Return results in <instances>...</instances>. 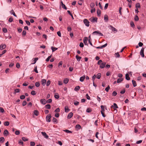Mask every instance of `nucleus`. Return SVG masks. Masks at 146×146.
I'll list each match as a JSON object with an SVG mask.
<instances>
[{"label":"nucleus","mask_w":146,"mask_h":146,"mask_svg":"<svg viewBox=\"0 0 146 146\" xmlns=\"http://www.w3.org/2000/svg\"><path fill=\"white\" fill-rule=\"evenodd\" d=\"M52 55H51L50 56H49L46 60V62H48L49 61L50 59L52 57Z\"/></svg>","instance_id":"40"},{"label":"nucleus","mask_w":146,"mask_h":146,"mask_svg":"<svg viewBox=\"0 0 146 146\" xmlns=\"http://www.w3.org/2000/svg\"><path fill=\"white\" fill-rule=\"evenodd\" d=\"M76 58L78 61H80L82 58L81 57L79 56L78 55H77L76 56Z\"/></svg>","instance_id":"21"},{"label":"nucleus","mask_w":146,"mask_h":146,"mask_svg":"<svg viewBox=\"0 0 146 146\" xmlns=\"http://www.w3.org/2000/svg\"><path fill=\"white\" fill-rule=\"evenodd\" d=\"M117 93L115 91H113L112 94V95L113 96H115L117 95Z\"/></svg>","instance_id":"48"},{"label":"nucleus","mask_w":146,"mask_h":146,"mask_svg":"<svg viewBox=\"0 0 146 146\" xmlns=\"http://www.w3.org/2000/svg\"><path fill=\"white\" fill-rule=\"evenodd\" d=\"M98 19L97 17H96L94 18V17H92L90 18L89 19V20L91 22L94 23L95 22H97Z\"/></svg>","instance_id":"2"},{"label":"nucleus","mask_w":146,"mask_h":146,"mask_svg":"<svg viewBox=\"0 0 146 146\" xmlns=\"http://www.w3.org/2000/svg\"><path fill=\"white\" fill-rule=\"evenodd\" d=\"M79 104V102L77 101H76L74 103V105L76 106L78 105Z\"/></svg>","instance_id":"49"},{"label":"nucleus","mask_w":146,"mask_h":146,"mask_svg":"<svg viewBox=\"0 0 146 146\" xmlns=\"http://www.w3.org/2000/svg\"><path fill=\"white\" fill-rule=\"evenodd\" d=\"M65 112H68L70 111V109L68 108V106L65 107Z\"/></svg>","instance_id":"18"},{"label":"nucleus","mask_w":146,"mask_h":146,"mask_svg":"<svg viewBox=\"0 0 146 146\" xmlns=\"http://www.w3.org/2000/svg\"><path fill=\"white\" fill-rule=\"evenodd\" d=\"M73 115V113L72 112H70L68 114L67 116V118L68 119L71 118Z\"/></svg>","instance_id":"13"},{"label":"nucleus","mask_w":146,"mask_h":146,"mask_svg":"<svg viewBox=\"0 0 146 146\" xmlns=\"http://www.w3.org/2000/svg\"><path fill=\"white\" fill-rule=\"evenodd\" d=\"M50 81L49 80H48L46 82V86H49L50 85Z\"/></svg>","instance_id":"54"},{"label":"nucleus","mask_w":146,"mask_h":146,"mask_svg":"<svg viewBox=\"0 0 146 146\" xmlns=\"http://www.w3.org/2000/svg\"><path fill=\"white\" fill-rule=\"evenodd\" d=\"M113 105H112L111 106V108H118V106L117 104L115 103H113Z\"/></svg>","instance_id":"17"},{"label":"nucleus","mask_w":146,"mask_h":146,"mask_svg":"<svg viewBox=\"0 0 146 146\" xmlns=\"http://www.w3.org/2000/svg\"><path fill=\"white\" fill-rule=\"evenodd\" d=\"M9 134V132L6 129L3 132V135L5 136H7Z\"/></svg>","instance_id":"15"},{"label":"nucleus","mask_w":146,"mask_h":146,"mask_svg":"<svg viewBox=\"0 0 146 146\" xmlns=\"http://www.w3.org/2000/svg\"><path fill=\"white\" fill-rule=\"evenodd\" d=\"M54 96L55 98L56 99H58L59 98V96L58 94L57 93H56L55 94Z\"/></svg>","instance_id":"26"},{"label":"nucleus","mask_w":146,"mask_h":146,"mask_svg":"<svg viewBox=\"0 0 146 146\" xmlns=\"http://www.w3.org/2000/svg\"><path fill=\"white\" fill-rule=\"evenodd\" d=\"M101 111L104 112L105 111V110L104 109V106L103 105H102L101 106Z\"/></svg>","instance_id":"41"},{"label":"nucleus","mask_w":146,"mask_h":146,"mask_svg":"<svg viewBox=\"0 0 146 146\" xmlns=\"http://www.w3.org/2000/svg\"><path fill=\"white\" fill-rule=\"evenodd\" d=\"M135 7L137 9L140 8L141 6L139 3H137L135 5Z\"/></svg>","instance_id":"30"},{"label":"nucleus","mask_w":146,"mask_h":146,"mask_svg":"<svg viewBox=\"0 0 146 146\" xmlns=\"http://www.w3.org/2000/svg\"><path fill=\"white\" fill-rule=\"evenodd\" d=\"M102 60H99L98 61L97 64L98 65H100L101 64V63H102Z\"/></svg>","instance_id":"62"},{"label":"nucleus","mask_w":146,"mask_h":146,"mask_svg":"<svg viewBox=\"0 0 146 146\" xmlns=\"http://www.w3.org/2000/svg\"><path fill=\"white\" fill-rule=\"evenodd\" d=\"M13 18L12 17H10L8 21L9 22L11 23L13 21Z\"/></svg>","instance_id":"53"},{"label":"nucleus","mask_w":146,"mask_h":146,"mask_svg":"<svg viewBox=\"0 0 146 146\" xmlns=\"http://www.w3.org/2000/svg\"><path fill=\"white\" fill-rule=\"evenodd\" d=\"M0 111L2 113H3L4 111L3 109L1 107H0Z\"/></svg>","instance_id":"63"},{"label":"nucleus","mask_w":146,"mask_h":146,"mask_svg":"<svg viewBox=\"0 0 146 146\" xmlns=\"http://www.w3.org/2000/svg\"><path fill=\"white\" fill-rule=\"evenodd\" d=\"M26 32L25 30H23V31L22 33V35L23 36H25L26 35Z\"/></svg>","instance_id":"51"},{"label":"nucleus","mask_w":146,"mask_h":146,"mask_svg":"<svg viewBox=\"0 0 146 146\" xmlns=\"http://www.w3.org/2000/svg\"><path fill=\"white\" fill-rule=\"evenodd\" d=\"M3 31L4 33H6L7 31V29L5 28L3 29Z\"/></svg>","instance_id":"52"},{"label":"nucleus","mask_w":146,"mask_h":146,"mask_svg":"<svg viewBox=\"0 0 146 146\" xmlns=\"http://www.w3.org/2000/svg\"><path fill=\"white\" fill-rule=\"evenodd\" d=\"M92 111V110L91 108H88L87 109L86 111L87 112L90 113V112Z\"/></svg>","instance_id":"44"},{"label":"nucleus","mask_w":146,"mask_h":146,"mask_svg":"<svg viewBox=\"0 0 146 146\" xmlns=\"http://www.w3.org/2000/svg\"><path fill=\"white\" fill-rule=\"evenodd\" d=\"M25 98V96L24 95H21L20 96V98L21 99H24Z\"/></svg>","instance_id":"64"},{"label":"nucleus","mask_w":146,"mask_h":146,"mask_svg":"<svg viewBox=\"0 0 146 146\" xmlns=\"http://www.w3.org/2000/svg\"><path fill=\"white\" fill-rule=\"evenodd\" d=\"M101 74L100 73L98 74L96 76V78L98 79H100L101 77Z\"/></svg>","instance_id":"29"},{"label":"nucleus","mask_w":146,"mask_h":146,"mask_svg":"<svg viewBox=\"0 0 146 146\" xmlns=\"http://www.w3.org/2000/svg\"><path fill=\"white\" fill-rule=\"evenodd\" d=\"M132 82L134 87L137 86V84L136 81L134 80H132Z\"/></svg>","instance_id":"31"},{"label":"nucleus","mask_w":146,"mask_h":146,"mask_svg":"<svg viewBox=\"0 0 146 146\" xmlns=\"http://www.w3.org/2000/svg\"><path fill=\"white\" fill-rule=\"evenodd\" d=\"M36 94V92L34 90H33L31 92V94L33 95H35Z\"/></svg>","instance_id":"36"},{"label":"nucleus","mask_w":146,"mask_h":146,"mask_svg":"<svg viewBox=\"0 0 146 146\" xmlns=\"http://www.w3.org/2000/svg\"><path fill=\"white\" fill-rule=\"evenodd\" d=\"M31 146H34L35 145V143L34 142H31L30 143Z\"/></svg>","instance_id":"61"},{"label":"nucleus","mask_w":146,"mask_h":146,"mask_svg":"<svg viewBox=\"0 0 146 146\" xmlns=\"http://www.w3.org/2000/svg\"><path fill=\"white\" fill-rule=\"evenodd\" d=\"M46 81V79H43L41 80V84L43 86H44V85H45Z\"/></svg>","instance_id":"11"},{"label":"nucleus","mask_w":146,"mask_h":146,"mask_svg":"<svg viewBox=\"0 0 146 146\" xmlns=\"http://www.w3.org/2000/svg\"><path fill=\"white\" fill-rule=\"evenodd\" d=\"M6 47L5 44H1L0 46V49L1 50L5 49Z\"/></svg>","instance_id":"10"},{"label":"nucleus","mask_w":146,"mask_h":146,"mask_svg":"<svg viewBox=\"0 0 146 146\" xmlns=\"http://www.w3.org/2000/svg\"><path fill=\"white\" fill-rule=\"evenodd\" d=\"M144 48H142L140 52V54L143 57L144 56Z\"/></svg>","instance_id":"4"},{"label":"nucleus","mask_w":146,"mask_h":146,"mask_svg":"<svg viewBox=\"0 0 146 146\" xmlns=\"http://www.w3.org/2000/svg\"><path fill=\"white\" fill-rule=\"evenodd\" d=\"M22 139L24 141H28V139L26 138L25 137H22Z\"/></svg>","instance_id":"47"},{"label":"nucleus","mask_w":146,"mask_h":146,"mask_svg":"<svg viewBox=\"0 0 146 146\" xmlns=\"http://www.w3.org/2000/svg\"><path fill=\"white\" fill-rule=\"evenodd\" d=\"M97 13L98 16H100L101 13V11L99 9H98L97 10Z\"/></svg>","instance_id":"20"},{"label":"nucleus","mask_w":146,"mask_h":146,"mask_svg":"<svg viewBox=\"0 0 146 146\" xmlns=\"http://www.w3.org/2000/svg\"><path fill=\"white\" fill-rule=\"evenodd\" d=\"M38 58H35L34 60V62L33 63H32L31 64H35L36 63V61L38 60Z\"/></svg>","instance_id":"43"},{"label":"nucleus","mask_w":146,"mask_h":146,"mask_svg":"<svg viewBox=\"0 0 146 146\" xmlns=\"http://www.w3.org/2000/svg\"><path fill=\"white\" fill-rule=\"evenodd\" d=\"M88 40V38L86 37H85L83 39V42L85 45H87V41Z\"/></svg>","instance_id":"6"},{"label":"nucleus","mask_w":146,"mask_h":146,"mask_svg":"<svg viewBox=\"0 0 146 146\" xmlns=\"http://www.w3.org/2000/svg\"><path fill=\"white\" fill-rule=\"evenodd\" d=\"M96 11V9L95 8H93L91 9L90 12L91 13H92L94 12H95Z\"/></svg>","instance_id":"45"},{"label":"nucleus","mask_w":146,"mask_h":146,"mask_svg":"<svg viewBox=\"0 0 146 146\" xmlns=\"http://www.w3.org/2000/svg\"><path fill=\"white\" fill-rule=\"evenodd\" d=\"M35 86L36 87H38L40 86V84L38 82H36L35 83Z\"/></svg>","instance_id":"60"},{"label":"nucleus","mask_w":146,"mask_h":146,"mask_svg":"<svg viewBox=\"0 0 146 146\" xmlns=\"http://www.w3.org/2000/svg\"><path fill=\"white\" fill-rule=\"evenodd\" d=\"M130 25L131 27H135V25L134 23L133 22H131L130 23Z\"/></svg>","instance_id":"57"},{"label":"nucleus","mask_w":146,"mask_h":146,"mask_svg":"<svg viewBox=\"0 0 146 146\" xmlns=\"http://www.w3.org/2000/svg\"><path fill=\"white\" fill-rule=\"evenodd\" d=\"M125 79L127 80H129L130 79V78L129 77V75L128 74H126L125 75Z\"/></svg>","instance_id":"23"},{"label":"nucleus","mask_w":146,"mask_h":146,"mask_svg":"<svg viewBox=\"0 0 146 146\" xmlns=\"http://www.w3.org/2000/svg\"><path fill=\"white\" fill-rule=\"evenodd\" d=\"M84 23L87 27H89V22L86 19H85L83 21Z\"/></svg>","instance_id":"3"},{"label":"nucleus","mask_w":146,"mask_h":146,"mask_svg":"<svg viewBox=\"0 0 146 146\" xmlns=\"http://www.w3.org/2000/svg\"><path fill=\"white\" fill-rule=\"evenodd\" d=\"M51 117V116L50 115H48L46 117V121L48 122H50V118Z\"/></svg>","instance_id":"5"},{"label":"nucleus","mask_w":146,"mask_h":146,"mask_svg":"<svg viewBox=\"0 0 146 146\" xmlns=\"http://www.w3.org/2000/svg\"><path fill=\"white\" fill-rule=\"evenodd\" d=\"M110 27H111V29L112 30V31L117 32V30L115 28L113 27L111 25H110Z\"/></svg>","instance_id":"19"},{"label":"nucleus","mask_w":146,"mask_h":146,"mask_svg":"<svg viewBox=\"0 0 146 146\" xmlns=\"http://www.w3.org/2000/svg\"><path fill=\"white\" fill-rule=\"evenodd\" d=\"M63 131L67 133H72V131L67 129L64 130Z\"/></svg>","instance_id":"32"},{"label":"nucleus","mask_w":146,"mask_h":146,"mask_svg":"<svg viewBox=\"0 0 146 146\" xmlns=\"http://www.w3.org/2000/svg\"><path fill=\"white\" fill-rule=\"evenodd\" d=\"M81 126L79 124L75 126V128L76 130H78L81 128Z\"/></svg>","instance_id":"16"},{"label":"nucleus","mask_w":146,"mask_h":146,"mask_svg":"<svg viewBox=\"0 0 146 146\" xmlns=\"http://www.w3.org/2000/svg\"><path fill=\"white\" fill-rule=\"evenodd\" d=\"M46 103H50L52 102V100L51 99H48L47 101H46Z\"/></svg>","instance_id":"50"},{"label":"nucleus","mask_w":146,"mask_h":146,"mask_svg":"<svg viewBox=\"0 0 146 146\" xmlns=\"http://www.w3.org/2000/svg\"><path fill=\"white\" fill-rule=\"evenodd\" d=\"M110 87L109 86H108L106 87L105 89V90L107 92H108L109 89H110Z\"/></svg>","instance_id":"46"},{"label":"nucleus","mask_w":146,"mask_h":146,"mask_svg":"<svg viewBox=\"0 0 146 146\" xmlns=\"http://www.w3.org/2000/svg\"><path fill=\"white\" fill-rule=\"evenodd\" d=\"M5 139L3 137H1L0 138V142L1 143H3L5 141Z\"/></svg>","instance_id":"24"},{"label":"nucleus","mask_w":146,"mask_h":146,"mask_svg":"<svg viewBox=\"0 0 146 146\" xmlns=\"http://www.w3.org/2000/svg\"><path fill=\"white\" fill-rule=\"evenodd\" d=\"M60 109L59 108H57L54 111V112H60Z\"/></svg>","instance_id":"58"},{"label":"nucleus","mask_w":146,"mask_h":146,"mask_svg":"<svg viewBox=\"0 0 146 146\" xmlns=\"http://www.w3.org/2000/svg\"><path fill=\"white\" fill-rule=\"evenodd\" d=\"M85 78V75H83L82 76L80 77V80L81 82H83Z\"/></svg>","instance_id":"14"},{"label":"nucleus","mask_w":146,"mask_h":146,"mask_svg":"<svg viewBox=\"0 0 146 146\" xmlns=\"http://www.w3.org/2000/svg\"><path fill=\"white\" fill-rule=\"evenodd\" d=\"M52 121H53V122H54V123H55V122L57 123V120L54 117H53Z\"/></svg>","instance_id":"55"},{"label":"nucleus","mask_w":146,"mask_h":146,"mask_svg":"<svg viewBox=\"0 0 146 146\" xmlns=\"http://www.w3.org/2000/svg\"><path fill=\"white\" fill-rule=\"evenodd\" d=\"M16 67L18 68H19L20 67V65L19 63H17L16 65Z\"/></svg>","instance_id":"59"},{"label":"nucleus","mask_w":146,"mask_h":146,"mask_svg":"<svg viewBox=\"0 0 146 146\" xmlns=\"http://www.w3.org/2000/svg\"><path fill=\"white\" fill-rule=\"evenodd\" d=\"M68 81V80L67 78L64 79V80L63 82L65 84H67Z\"/></svg>","instance_id":"28"},{"label":"nucleus","mask_w":146,"mask_h":146,"mask_svg":"<svg viewBox=\"0 0 146 146\" xmlns=\"http://www.w3.org/2000/svg\"><path fill=\"white\" fill-rule=\"evenodd\" d=\"M80 88V87L79 86H77L75 87L74 90L76 91H78L79 90Z\"/></svg>","instance_id":"33"},{"label":"nucleus","mask_w":146,"mask_h":146,"mask_svg":"<svg viewBox=\"0 0 146 146\" xmlns=\"http://www.w3.org/2000/svg\"><path fill=\"white\" fill-rule=\"evenodd\" d=\"M115 56L116 57H120V55L118 52L116 53L115 54Z\"/></svg>","instance_id":"42"},{"label":"nucleus","mask_w":146,"mask_h":146,"mask_svg":"<svg viewBox=\"0 0 146 146\" xmlns=\"http://www.w3.org/2000/svg\"><path fill=\"white\" fill-rule=\"evenodd\" d=\"M134 20L135 21H138L139 20V18L136 15L134 17Z\"/></svg>","instance_id":"37"},{"label":"nucleus","mask_w":146,"mask_h":146,"mask_svg":"<svg viewBox=\"0 0 146 146\" xmlns=\"http://www.w3.org/2000/svg\"><path fill=\"white\" fill-rule=\"evenodd\" d=\"M104 21L106 22H108V17L107 15H105L104 16Z\"/></svg>","instance_id":"12"},{"label":"nucleus","mask_w":146,"mask_h":146,"mask_svg":"<svg viewBox=\"0 0 146 146\" xmlns=\"http://www.w3.org/2000/svg\"><path fill=\"white\" fill-rule=\"evenodd\" d=\"M10 13H11V14H13L14 16L17 17V15H16L13 10L12 9L11 11H10Z\"/></svg>","instance_id":"22"},{"label":"nucleus","mask_w":146,"mask_h":146,"mask_svg":"<svg viewBox=\"0 0 146 146\" xmlns=\"http://www.w3.org/2000/svg\"><path fill=\"white\" fill-rule=\"evenodd\" d=\"M34 71L36 73H38V71L37 70V66H35Z\"/></svg>","instance_id":"56"},{"label":"nucleus","mask_w":146,"mask_h":146,"mask_svg":"<svg viewBox=\"0 0 146 146\" xmlns=\"http://www.w3.org/2000/svg\"><path fill=\"white\" fill-rule=\"evenodd\" d=\"M34 114L36 116H38L39 114V112L37 110H35L34 111Z\"/></svg>","instance_id":"27"},{"label":"nucleus","mask_w":146,"mask_h":146,"mask_svg":"<svg viewBox=\"0 0 146 146\" xmlns=\"http://www.w3.org/2000/svg\"><path fill=\"white\" fill-rule=\"evenodd\" d=\"M123 80V78H118L117 80V83H119L120 82H122Z\"/></svg>","instance_id":"35"},{"label":"nucleus","mask_w":146,"mask_h":146,"mask_svg":"<svg viewBox=\"0 0 146 146\" xmlns=\"http://www.w3.org/2000/svg\"><path fill=\"white\" fill-rule=\"evenodd\" d=\"M9 122L8 121H5L4 123V125L6 126H8L9 125Z\"/></svg>","instance_id":"38"},{"label":"nucleus","mask_w":146,"mask_h":146,"mask_svg":"<svg viewBox=\"0 0 146 146\" xmlns=\"http://www.w3.org/2000/svg\"><path fill=\"white\" fill-rule=\"evenodd\" d=\"M45 107L46 109H49L50 108L51 106L50 104H47L45 106Z\"/></svg>","instance_id":"34"},{"label":"nucleus","mask_w":146,"mask_h":146,"mask_svg":"<svg viewBox=\"0 0 146 146\" xmlns=\"http://www.w3.org/2000/svg\"><path fill=\"white\" fill-rule=\"evenodd\" d=\"M41 103L43 105H45L46 103V100L44 99H41L40 100Z\"/></svg>","instance_id":"9"},{"label":"nucleus","mask_w":146,"mask_h":146,"mask_svg":"<svg viewBox=\"0 0 146 146\" xmlns=\"http://www.w3.org/2000/svg\"><path fill=\"white\" fill-rule=\"evenodd\" d=\"M90 7L92 8H94L95 6V4L94 3H91L90 4Z\"/></svg>","instance_id":"39"},{"label":"nucleus","mask_w":146,"mask_h":146,"mask_svg":"<svg viewBox=\"0 0 146 146\" xmlns=\"http://www.w3.org/2000/svg\"><path fill=\"white\" fill-rule=\"evenodd\" d=\"M51 49L52 50V52H54L58 49L57 48L54 47L53 46L51 47Z\"/></svg>","instance_id":"25"},{"label":"nucleus","mask_w":146,"mask_h":146,"mask_svg":"<svg viewBox=\"0 0 146 146\" xmlns=\"http://www.w3.org/2000/svg\"><path fill=\"white\" fill-rule=\"evenodd\" d=\"M106 64V63L105 62H102L100 65V68L102 69L104 68Z\"/></svg>","instance_id":"7"},{"label":"nucleus","mask_w":146,"mask_h":146,"mask_svg":"<svg viewBox=\"0 0 146 146\" xmlns=\"http://www.w3.org/2000/svg\"><path fill=\"white\" fill-rule=\"evenodd\" d=\"M41 133L42 135L46 138L48 139V136L45 132H42Z\"/></svg>","instance_id":"8"},{"label":"nucleus","mask_w":146,"mask_h":146,"mask_svg":"<svg viewBox=\"0 0 146 146\" xmlns=\"http://www.w3.org/2000/svg\"><path fill=\"white\" fill-rule=\"evenodd\" d=\"M92 34L93 35H98L101 36H103V34L102 33L98 31H95L94 32L92 33Z\"/></svg>","instance_id":"1"}]
</instances>
